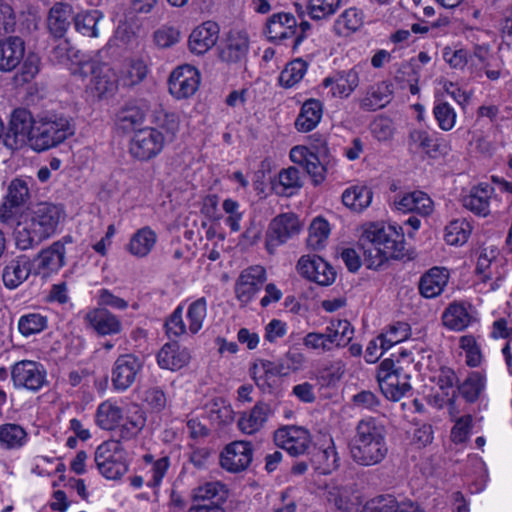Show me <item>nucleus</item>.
Instances as JSON below:
<instances>
[{
  "mask_svg": "<svg viewBox=\"0 0 512 512\" xmlns=\"http://www.w3.org/2000/svg\"><path fill=\"white\" fill-rule=\"evenodd\" d=\"M388 430L378 418L361 419L349 443L352 460L359 466L370 467L382 463L388 453Z\"/></svg>",
  "mask_w": 512,
  "mask_h": 512,
  "instance_id": "f257e3e1",
  "label": "nucleus"
},
{
  "mask_svg": "<svg viewBox=\"0 0 512 512\" xmlns=\"http://www.w3.org/2000/svg\"><path fill=\"white\" fill-rule=\"evenodd\" d=\"M61 209L51 203H39L21 215L14 228L15 245L20 250L33 249L50 238L57 229Z\"/></svg>",
  "mask_w": 512,
  "mask_h": 512,
  "instance_id": "f03ea898",
  "label": "nucleus"
},
{
  "mask_svg": "<svg viewBox=\"0 0 512 512\" xmlns=\"http://www.w3.org/2000/svg\"><path fill=\"white\" fill-rule=\"evenodd\" d=\"M71 75L82 80L90 78L89 85L91 89L95 90L99 98L113 95L118 89L116 72L107 63L93 58L79 60L71 68Z\"/></svg>",
  "mask_w": 512,
  "mask_h": 512,
  "instance_id": "7ed1b4c3",
  "label": "nucleus"
},
{
  "mask_svg": "<svg viewBox=\"0 0 512 512\" xmlns=\"http://www.w3.org/2000/svg\"><path fill=\"white\" fill-rule=\"evenodd\" d=\"M74 134V126L64 116L52 115L37 120L30 148L42 152L64 142Z\"/></svg>",
  "mask_w": 512,
  "mask_h": 512,
  "instance_id": "20e7f679",
  "label": "nucleus"
},
{
  "mask_svg": "<svg viewBox=\"0 0 512 512\" xmlns=\"http://www.w3.org/2000/svg\"><path fill=\"white\" fill-rule=\"evenodd\" d=\"M376 379L381 393L389 401H399L412 389L410 375L392 358H386L379 364Z\"/></svg>",
  "mask_w": 512,
  "mask_h": 512,
  "instance_id": "39448f33",
  "label": "nucleus"
},
{
  "mask_svg": "<svg viewBox=\"0 0 512 512\" xmlns=\"http://www.w3.org/2000/svg\"><path fill=\"white\" fill-rule=\"evenodd\" d=\"M367 239L381 246L391 259L405 256V237L401 226L370 223L364 230V240Z\"/></svg>",
  "mask_w": 512,
  "mask_h": 512,
  "instance_id": "423d86ee",
  "label": "nucleus"
},
{
  "mask_svg": "<svg viewBox=\"0 0 512 512\" xmlns=\"http://www.w3.org/2000/svg\"><path fill=\"white\" fill-rule=\"evenodd\" d=\"M37 120L32 113L25 108L15 109L10 117L9 126L4 136V146L12 151H17L31 146V138L34 136Z\"/></svg>",
  "mask_w": 512,
  "mask_h": 512,
  "instance_id": "0eeeda50",
  "label": "nucleus"
},
{
  "mask_svg": "<svg viewBox=\"0 0 512 512\" xmlns=\"http://www.w3.org/2000/svg\"><path fill=\"white\" fill-rule=\"evenodd\" d=\"M302 227V222L295 213L286 212L275 216L265 234V247L268 253L274 254L277 247L298 235Z\"/></svg>",
  "mask_w": 512,
  "mask_h": 512,
  "instance_id": "6e6552de",
  "label": "nucleus"
},
{
  "mask_svg": "<svg viewBox=\"0 0 512 512\" xmlns=\"http://www.w3.org/2000/svg\"><path fill=\"white\" fill-rule=\"evenodd\" d=\"M95 463L100 473L107 479H119L127 472L124 451L119 440H108L95 451Z\"/></svg>",
  "mask_w": 512,
  "mask_h": 512,
  "instance_id": "1a4fd4ad",
  "label": "nucleus"
},
{
  "mask_svg": "<svg viewBox=\"0 0 512 512\" xmlns=\"http://www.w3.org/2000/svg\"><path fill=\"white\" fill-rule=\"evenodd\" d=\"M11 379L15 388H24L32 392L39 391L46 383V370L39 362L21 360L11 368Z\"/></svg>",
  "mask_w": 512,
  "mask_h": 512,
  "instance_id": "9d476101",
  "label": "nucleus"
},
{
  "mask_svg": "<svg viewBox=\"0 0 512 512\" xmlns=\"http://www.w3.org/2000/svg\"><path fill=\"white\" fill-rule=\"evenodd\" d=\"M200 72L194 66L183 64L176 67L168 78V90L176 99L193 96L200 85Z\"/></svg>",
  "mask_w": 512,
  "mask_h": 512,
  "instance_id": "9b49d317",
  "label": "nucleus"
},
{
  "mask_svg": "<svg viewBox=\"0 0 512 512\" xmlns=\"http://www.w3.org/2000/svg\"><path fill=\"white\" fill-rule=\"evenodd\" d=\"M296 269L303 278L320 286L332 285L337 276L334 267L318 255L301 256Z\"/></svg>",
  "mask_w": 512,
  "mask_h": 512,
  "instance_id": "f8f14e48",
  "label": "nucleus"
},
{
  "mask_svg": "<svg viewBox=\"0 0 512 512\" xmlns=\"http://www.w3.org/2000/svg\"><path fill=\"white\" fill-rule=\"evenodd\" d=\"M274 442L289 455L298 457L306 455L312 446L308 430L298 426H284L274 432Z\"/></svg>",
  "mask_w": 512,
  "mask_h": 512,
  "instance_id": "ddd939ff",
  "label": "nucleus"
},
{
  "mask_svg": "<svg viewBox=\"0 0 512 512\" xmlns=\"http://www.w3.org/2000/svg\"><path fill=\"white\" fill-rule=\"evenodd\" d=\"M72 243V236L66 235L60 240L52 243L48 248L42 249L35 258V261H38L35 274H42L43 276H46L52 272H57L60 268H62L66 264L65 246Z\"/></svg>",
  "mask_w": 512,
  "mask_h": 512,
  "instance_id": "4468645a",
  "label": "nucleus"
},
{
  "mask_svg": "<svg viewBox=\"0 0 512 512\" xmlns=\"http://www.w3.org/2000/svg\"><path fill=\"white\" fill-rule=\"evenodd\" d=\"M253 459V447L248 441H234L220 454L221 467L231 473L246 470Z\"/></svg>",
  "mask_w": 512,
  "mask_h": 512,
  "instance_id": "2eb2a0df",
  "label": "nucleus"
},
{
  "mask_svg": "<svg viewBox=\"0 0 512 512\" xmlns=\"http://www.w3.org/2000/svg\"><path fill=\"white\" fill-rule=\"evenodd\" d=\"M29 199L28 182L22 178L13 179L8 186L5 201L0 206V220L9 223Z\"/></svg>",
  "mask_w": 512,
  "mask_h": 512,
  "instance_id": "dca6fc26",
  "label": "nucleus"
},
{
  "mask_svg": "<svg viewBox=\"0 0 512 512\" xmlns=\"http://www.w3.org/2000/svg\"><path fill=\"white\" fill-rule=\"evenodd\" d=\"M142 368L141 360L133 354L120 355L114 362L111 381L115 390L125 391L136 380Z\"/></svg>",
  "mask_w": 512,
  "mask_h": 512,
  "instance_id": "f3484780",
  "label": "nucleus"
},
{
  "mask_svg": "<svg viewBox=\"0 0 512 512\" xmlns=\"http://www.w3.org/2000/svg\"><path fill=\"white\" fill-rule=\"evenodd\" d=\"M266 281V271L262 266H251L243 270L235 284L237 299L248 304Z\"/></svg>",
  "mask_w": 512,
  "mask_h": 512,
  "instance_id": "a211bd4d",
  "label": "nucleus"
},
{
  "mask_svg": "<svg viewBox=\"0 0 512 512\" xmlns=\"http://www.w3.org/2000/svg\"><path fill=\"white\" fill-rule=\"evenodd\" d=\"M297 31V20L291 13L279 12L271 15L264 28L267 39L275 44L292 39Z\"/></svg>",
  "mask_w": 512,
  "mask_h": 512,
  "instance_id": "6ab92c4d",
  "label": "nucleus"
},
{
  "mask_svg": "<svg viewBox=\"0 0 512 512\" xmlns=\"http://www.w3.org/2000/svg\"><path fill=\"white\" fill-rule=\"evenodd\" d=\"M410 150H420L429 158H437L447 153V144L444 139L422 129H413L408 135Z\"/></svg>",
  "mask_w": 512,
  "mask_h": 512,
  "instance_id": "aec40b11",
  "label": "nucleus"
},
{
  "mask_svg": "<svg viewBox=\"0 0 512 512\" xmlns=\"http://www.w3.org/2000/svg\"><path fill=\"white\" fill-rule=\"evenodd\" d=\"M252 376L256 386L263 392L279 396L281 393L278 377H283L274 361L260 360L259 365L251 368Z\"/></svg>",
  "mask_w": 512,
  "mask_h": 512,
  "instance_id": "412c9836",
  "label": "nucleus"
},
{
  "mask_svg": "<svg viewBox=\"0 0 512 512\" xmlns=\"http://www.w3.org/2000/svg\"><path fill=\"white\" fill-rule=\"evenodd\" d=\"M26 45L19 36H7L0 40V71L14 70L25 57Z\"/></svg>",
  "mask_w": 512,
  "mask_h": 512,
  "instance_id": "4be33fe9",
  "label": "nucleus"
},
{
  "mask_svg": "<svg viewBox=\"0 0 512 512\" xmlns=\"http://www.w3.org/2000/svg\"><path fill=\"white\" fill-rule=\"evenodd\" d=\"M87 325L98 335H114L122 330L120 319L104 307L94 308L84 317Z\"/></svg>",
  "mask_w": 512,
  "mask_h": 512,
  "instance_id": "5701e85b",
  "label": "nucleus"
},
{
  "mask_svg": "<svg viewBox=\"0 0 512 512\" xmlns=\"http://www.w3.org/2000/svg\"><path fill=\"white\" fill-rule=\"evenodd\" d=\"M73 7L68 3L57 2L49 10L47 28L55 39H62L72 22H74Z\"/></svg>",
  "mask_w": 512,
  "mask_h": 512,
  "instance_id": "b1692460",
  "label": "nucleus"
},
{
  "mask_svg": "<svg viewBox=\"0 0 512 512\" xmlns=\"http://www.w3.org/2000/svg\"><path fill=\"white\" fill-rule=\"evenodd\" d=\"M449 271L444 267L434 266L427 270L418 282V290L426 299L436 298L444 291L449 281Z\"/></svg>",
  "mask_w": 512,
  "mask_h": 512,
  "instance_id": "393cba45",
  "label": "nucleus"
},
{
  "mask_svg": "<svg viewBox=\"0 0 512 512\" xmlns=\"http://www.w3.org/2000/svg\"><path fill=\"white\" fill-rule=\"evenodd\" d=\"M219 26L216 22L206 21L196 27L189 36V49L193 54L203 55L217 42Z\"/></svg>",
  "mask_w": 512,
  "mask_h": 512,
  "instance_id": "a878e982",
  "label": "nucleus"
},
{
  "mask_svg": "<svg viewBox=\"0 0 512 512\" xmlns=\"http://www.w3.org/2000/svg\"><path fill=\"white\" fill-rule=\"evenodd\" d=\"M160 133L154 128L139 129L134 134L129 151L139 160H148L158 152L157 139Z\"/></svg>",
  "mask_w": 512,
  "mask_h": 512,
  "instance_id": "bb28decb",
  "label": "nucleus"
},
{
  "mask_svg": "<svg viewBox=\"0 0 512 512\" xmlns=\"http://www.w3.org/2000/svg\"><path fill=\"white\" fill-rule=\"evenodd\" d=\"M306 457L312 468L322 475L330 474L339 467L340 458L332 441L326 448L312 445Z\"/></svg>",
  "mask_w": 512,
  "mask_h": 512,
  "instance_id": "cd10ccee",
  "label": "nucleus"
},
{
  "mask_svg": "<svg viewBox=\"0 0 512 512\" xmlns=\"http://www.w3.org/2000/svg\"><path fill=\"white\" fill-rule=\"evenodd\" d=\"M32 271V261L26 255H19L10 260L4 267L2 279L9 289H15L21 285Z\"/></svg>",
  "mask_w": 512,
  "mask_h": 512,
  "instance_id": "c85d7f7f",
  "label": "nucleus"
},
{
  "mask_svg": "<svg viewBox=\"0 0 512 512\" xmlns=\"http://www.w3.org/2000/svg\"><path fill=\"white\" fill-rule=\"evenodd\" d=\"M394 205L399 211L416 212L422 216H428L433 211V201L422 191L405 193L395 198Z\"/></svg>",
  "mask_w": 512,
  "mask_h": 512,
  "instance_id": "c756f323",
  "label": "nucleus"
},
{
  "mask_svg": "<svg viewBox=\"0 0 512 512\" xmlns=\"http://www.w3.org/2000/svg\"><path fill=\"white\" fill-rule=\"evenodd\" d=\"M494 189L488 184H479L471 188L468 195L463 196V206L478 216H487L490 213V198Z\"/></svg>",
  "mask_w": 512,
  "mask_h": 512,
  "instance_id": "7c9ffc66",
  "label": "nucleus"
},
{
  "mask_svg": "<svg viewBox=\"0 0 512 512\" xmlns=\"http://www.w3.org/2000/svg\"><path fill=\"white\" fill-rule=\"evenodd\" d=\"M145 118L144 110L134 102H129L120 108L116 114V125L123 132L138 131Z\"/></svg>",
  "mask_w": 512,
  "mask_h": 512,
  "instance_id": "2f4dec72",
  "label": "nucleus"
},
{
  "mask_svg": "<svg viewBox=\"0 0 512 512\" xmlns=\"http://www.w3.org/2000/svg\"><path fill=\"white\" fill-rule=\"evenodd\" d=\"M323 105L317 99L306 100L295 121V127L300 132H309L313 130L321 120Z\"/></svg>",
  "mask_w": 512,
  "mask_h": 512,
  "instance_id": "473e14b6",
  "label": "nucleus"
},
{
  "mask_svg": "<svg viewBox=\"0 0 512 512\" xmlns=\"http://www.w3.org/2000/svg\"><path fill=\"white\" fill-rule=\"evenodd\" d=\"M271 413L270 405L260 401L255 404L248 415L239 419L238 426L242 432L253 434L263 427Z\"/></svg>",
  "mask_w": 512,
  "mask_h": 512,
  "instance_id": "72a5a7b5",
  "label": "nucleus"
},
{
  "mask_svg": "<svg viewBox=\"0 0 512 512\" xmlns=\"http://www.w3.org/2000/svg\"><path fill=\"white\" fill-rule=\"evenodd\" d=\"M442 322L451 330L461 331L470 324L471 316L464 303L454 301L444 310Z\"/></svg>",
  "mask_w": 512,
  "mask_h": 512,
  "instance_id": "f704fd0d",
  "label": "nucleus"
},
{
  "mask_svg": "<svg viewBox=\"0 0 512 512\" xmlns=\"http://www.w3.org/2000/svg\"><path fill=\"white\" fill-rule=\"evenodd\" d=\"M162 354V368L171 371L181 369L190 361L189 351L186 348H181L176 341L162 346Z\"/></svg>",
  "mask_w": 512,
  "mask_h": 512,
  "instance_id": "c9c22d12",
  "label": "nucleus"
},
{
  "mask_svg": "<svg viewBox=\"0 0 512 512\" xmlns=\"http://www.w3.org/2000/svg\"><path fill=\"white\" fill-rule=\"evenodd\" d=\"M103 17V13L97 9L81 11L74 17V27L83 36L96 38L99 36L98 23Z\"/></svg>",
  "mask_w": 512,
  "mask_h": 512,
  "instance_id": "e433bc0d",
  "label": "nucleus"
},
{
  "mask_svg": "<svg viewBox=\"0 0 512 512\" xmlns=\"http://www.w3.org/2000/svg\"><path fill=\"white\" fill-rule=\"evenodd\" d=\"M392 90L386 82L371 86L365 97L361 100L360 106L366 111H375L383 108L391 100Z\"/></svg>",
  "mask_w": 512,
  "mask_h": 512,
  "instance_id": "4c0bfd02",
  "label": "nucleus"
},
{
  "mask_svg": "<svg viewBox=\"0 0 512 512\" xmlns=\"http://www.w3.org/2000/svg\"><path fill=\"white\" fill-rule=\"evenodd\" d=\"M373 192L366 186H352L342 194L343 204L354 212L366 209L372 201Z\"/></svg>",
  "mask_w": 512,
  "mask_h": 512,
  "instance_id": "58836bf2",
  "label": "nucleus"
},
{
  "mask_svg": "<svg viewBox=\"0 0 512 512\" xmlns=\"http://www.w3.org/2000/svg\"><path fill=\"white\" fill-rule=\"evenodd\" d=\"M249 48L247 37L237 34L230 35L221 48L219 56L225 62H239L245 58Z\"/></svg>",
  "mask_w": 512,
  "mask_h": 512,
  "instance_id": "ea45409f",
  "label": "nucleus"
},
{
  "mask_svg": "<svg viewBox=\"0 0 512 512\" xmlns=\"http://www.w3.org/2000/svg\"><path fill=\"white\" fill-rule=\"evenodd\" d=\"M364 14L361 10L351 7L344 10L334 23L337 35H348L357 31L363 25Z\"/></svg>",
  "mask_w": 512,
  "mask_h": 512,
  "instance_id": "a19ab883",
  "label": "nucleus"
},
{
  "mask_svg": "<svg viewBox=\"0 0 512 512\" xmlns=\"http://www.w3.org/2000/svg\"><path fill=\"white\" fill-rule=\"evenodd\" d=\"M123 413L120 407L110 401L102 402L96 412V423L104 430H116Z\"/></svg>",
  "mask_w": 512,
  "mask_h": 512,
  "instance_id": "79ce46f5",
  "label": "nucleus"
},
{
  "mask_svg": "<svg viewBox=\"0 0 512 512\" xmlns=\"http://www.w3.org/2000/svg\"><path fill=\"white\" fill-rule=\"evenodd\" d=\"M157 240L155 232L148 227L138 230L131 238L128 244V250L131 254L143 257L153 248Z\"/></svg>",
  "mask_w": 512,
  "mask_h": 512,
  "instance_id": "37998d69",
  "label": "nucleus"
},
{
  "mask_svg": "<svg viewBox=\"0 0 512 512\" xmlns=\"http://www.w3.org/2000/svg\"><path fill=\"white\" fill-rule=\"evenodd\" d=\"M360 245L363 250L364 264L368 269L378 270L380 269L389 259L388 254H384L383 249L372 241L364 240V233L360 240Z\"/></svg>",
  "mask_w": 512,
  "mask_h": 512,
  "instance_id": "c03bdc74",
  "label": "nucleus"
},
{
  "mask_svg": "<svg viewBox=\"0 0 512 512\" xmlns=\"http://www.w3.org/2000/svg\"><path fill=\"white\" fill-rule=\"evenodd\" d=\"M330 234V225L322 217H316L309 226L307 246L312 250H321L326 246Z\"/></svg>",
  "mask_w": 512,
  "mask_h": 512,
  "instance_id": "a18cd8bd",
  "label": "nucleus"
},
{
  "mask_svg": "<svg viewBox=\"0 0 512 512\" xmlns=\"http://www.w3.org/2000/svg\"><path fill=\"white\" fill-rule=\"evenodd\" d=\"M27 433L18 424L7 423L0 425V444L5 449H16L26 442Z\"/></svg>",
  "mask_w": 512,
  "mask_h": 512,
  "instance_id": "49530a36",
  "label": "nucleus"
},
{
  "mask_svg": "<svg viewBox=\"0 0 512 512\" xmlns=\"http://www.w3.org/2000/svg\"><path fill=\"white\" fill-rule=\"evenodd\" d=\"M485 388V378L479 372H472L458 385V392L469 403L478 400Z\"/></svg>",
  "mask_w": 512,
  "mask_h": 512,
  "instance_id": "de8ad7c7",
  "label": "nucleus"
},
{
  "mask_svg": "<svg viewBox=\"0 0 512 512\" xmlns=\"http://www.w3.org/2000/svg\"><path fill=\"white\" fill-rule=\"evenodd\" d=\"M359 85V74L355 68L336 73V86L331 93L334 97H348Z\"/></svg>",
  "mask_w": 512,
  "mask_h": 512,
  "instance_id": "09e8293b",
  "label": "nucleus"
},
{
  "mask_svg": "<svg viewBox=\"0 0 512 512\" xmlns=\"http://www.w3.org/2000/svg\"><path fill=\"white\" fill-rule=\"evenodd\" d=\"M308 64L301 58L291 61L280 73L279 82L285 88L297 84L304 77Z\"/></svg>",
  "mask_w": 512,
  "mask_h": 512,
  "instance_id": "8fccbe9b",
  "label": "nucleus"
},
{
  "mask_svg": "<svg viewBox=\"0 0 512 512\" xmlns=\"http://www.w3.org/2000/svg\"><path fill=\"white\" fill-rule=\"evenodd\" d=\"M50 59L59 64L70 63L69 70L79 62V51L73 48L67 39L57 44L50 53Z\"/></svg>",
  "mask_w": 512,
  "mask_h": 512,
  "instance_id": "3c124183",
  "label": "nucleus"
},
{
  "mask_svg": "<svg viewBox=\"0 0 512 512\" xmlns=\"http://www.w3.org/2000/svg\"><path fill=\"white\" fill-rule=\"evenodd\" d=\"M470 235V225L465 220H453L445 228V241L449 245H462Z\"/></svg>",
  "mask_w": 512,
  "mask_h": 512,
  "instance_id": "603ef678",
  "label": "nucleus"
},
{
  "mask_svg": "<svg viewBox=\"0 0 512 512\" xmlns=\"http://www.w3.org/2000/svg\"><path fill=\"white\" fill-rule=\"evenodd\" d=\"M433 115L438 127L443 131H450L456 123V112L454 108L445 101H436L433 107Z\"/></svg>",
  "mask_w": 512,
  "mask_h": 512,
  "instance_id": "864d4df0",
  "label": "nucleus"
},
{
  "mask_svg": "<svg viewBox=\"0 0 512 512\" xmlns=\"http://www.w3.org/2000/svg\"><path fill=\"white\" fill-rule=\"evenodd\" d=\"M47 327V317L40 313H29L20 317L18 321L19 332L23 336H30L42 332Z\"/></svg>",
  "mask_w": 512,
  "mask_h": 512,
  "instance_id": "5fc2aeb1",
  "label": "nucleus"
},
{
  "mask_svg": "<svg viewBox=\"0 0 512 512\" xmlns=\"http://www.w3.org/2000/svg\"><path fill=\"white\" fill-rule=\"evenodd\" d=\"M207 314V301L201 297L193 301L187 311V318L189 321V331L196 334L203 326V321Z\"/></svg>",
  "mask_w": 512,
  "mask_h": 512,
  "instance_id": "6e6d98bb",
  "label": "nucleus"
},
{
  "mask_svg": "<svg viewBox=\"0 0 512 512\" xmlns=\"http://www.w3.org/2000/svg\"><path fill=\"white\" fill-rule=\"evenodd\" d=\"M145 426V418L142 413L136 412L134 416L128 417L126 421L118 425L115 434L118 437L116 440H130L138 435V433Z\"/></svg>",
  "mask_w": 512,
  "mask_h": 512,
  "instance_id": "4d7b16f0",
  "label": "nucleus"
},
{
  "mask_svg": "<svg viewBox=\"0 0 512 512\" xmlns=\"http://www.w3.org/2000/svg\"><path fill=\"white\" fill-rule=\"evenodd\" d=\"M340 4L341 0H309L307 10L312 19L321 20L333 15Z\"/></svg>",
  "mask_w": 512,
  "mask_h": 512,
  "instance_id": "13d9d810",
  "label": "nucleus"
},
{
  "mask_svg": "<svg viewBox=\"0 0 512 512\" xmlns=\"http://www.w3.org/2000/svg\"><path fill=\"white\" fill-rule=\"evenodd\" d=\"M283 376L296 372L303 367L305 356L297 349L289 350L277 361H274Z\"/></svg>",
  "mask_w": 512,
  "mask_h": 512,
  "instance_id": "bf43d9fd",
  "label": "nucleus"
},
{
  "mask_svg": "<svg viewBox=\"0 0 512 512\" xmlns=\"http://www.w3.org/2000/svg\"><path fill=\"white\" fill-rule=\"evenodd\" d=\"M225 486L218 482H206L204 485H200L193 490V499L195 501H205L217 498V500H224L226 497Z\"/></svg>",
  "mask_w": 512,
  "mask_h": 512,
  "instance_id": "052dcab7",
  "label": "nucleus"
},
{
  "mask_svg": "<svg viewBox=\"0 0 512 512\" xmlns=\"http://www.w3.org/2000/svg\"><path fill=\"white\" fill-rule=\"evenodd\" d=\"M335 334H329V331L327 327L325 328V331L323 333L320 332H310L308 333L304 339L303 344L310 349L318 350L321 349L322 351H330L335 346Z\"/></svg>",
  "mask_w": 512,
  "mask_h": 512,
  "instance_id": "680f3d73",
  "label": "nucleus"
},
{
  "mask_svg": "<svg viewBox=\"0 0 512 512\" xmlns=\"http://www.w3.org/2000/svg\"><path fill=\"white\" fill-rule=\"evenodd\" d=\"M148 73L147 65L142 60H132L122 78L123 85L134 86L142 82Z\"/></svg>",
  "mask_w": 512,
  "mask_h": 512,
  "instance_id": "e2e57ef3",
  "label": "nucleus"
},
{
  "mask_svg": "<svg viewBox=\"0 0 512 512\" xmlns=\"http://www.w3.org/2000/svg\"><path fill=\"white\" fill-rule=\"evenodd\" d=\"M329 334H335V347L346 345L352 338L353 329L347 320L331 321L327 326Z\"/></svg>",
  "mask_w": 512,
  "mask_h": 512,
  "instance_id": "0e129e2a",
  "label": "nucleus"
},
{
  "mask_svg": "<svg viewBox=\"0 0 512 512\" xmlns=\"http://www.w3.org/2000/svg\"><path fill=\"white\" fill-rule=\"evenodd\" d=\"M279 184L283 187V192L287 190H298L303 183L300 177V171L296 167L282 169L278 175Z\"/></svg>",
  "mask_w": 512,
  "mask_h": 512,
  "instance_id": "69168bd1",
  "label": "nucleus"
},
{
  "mask_svg": "<svg viewBox=\"0 0 512 512\" xmlns=\"http://www.w3.org/2000/svg\"><path fill=\"white\" fill-rule=\"evenodd\" d=\"M183 307L179 305L170 317L165 321L164 328L168 337H179L186 331V326L182 319Z\"/></svg>",
  "mask_w": 512,
  "mask_h": 512,
  "instance_id": "338daca9",
  "label": "nucleus"
},
{
  "mask_svg": "<svg viewBox=\"0 0 512 512\" xmlns=\"http://www.w3.org/2000/svg\"><path fill=\"white\" fill-rule=\"evenodd\" d=\"M472 424V416L460 417L451 430V439L455 443H463L468 439Z\"/></svg>",
  "mask_w": 512,
  "mask_h": 512,
  "instance_id": "774afa93",
  "label": "nucleus"
}]
</instances>
